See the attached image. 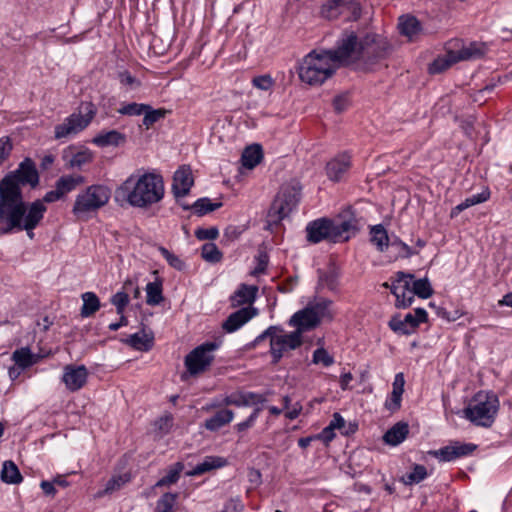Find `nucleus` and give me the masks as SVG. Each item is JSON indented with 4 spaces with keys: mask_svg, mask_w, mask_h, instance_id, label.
I'll return each instance as SVG.
<instances>
[{
    "mask_svg": "<svg viewBox=\"0 0 512 512\" xmlns=\"http://www.w3.org/2000/svg\"><path fill=\"white\" fill-rule=\"evenodd\" d=\"M46 210L39 199L28 203L22 191L0 187V234L36 228Z\"/></svg>",
    "mask_w": 512,
    "mask_h": 512,
    "instance_id": "nucleus-1",
    "label": "nucleus"
},
{
    "mask_svg": "<svg viewBox=\"0 0 512 512\" xmlns=\"http://www.w3.org/2000/svg\"><path fill=\"white\" fill-rule=\"evenodd\" d=\"M119 191L131 206L145 208L163 199L164 182L155 173H145L137 179L132 175L124 181Z\"/></svg>",
    "mask_w": 512,
    "mask_h": 512,
    "instance_id": "nucleus-2",
    "label": "nucleus"
},
{
    "mask_svg": "<svg viewBox=\"0 0 512 512\" xmlns=\"http://www.w3.org/2000/svg\"><path fill=\"white\" fill-rule=\"evenodd\" d=\"M337 70L333 59L324 51H311L306 55L298 68L299 78L311 86L322 85Z\"/></svg>",
    "mask_w": 512,
    "mask_h": 512,
    "instance_id": "nucleus-3",
    "label": "nucleus"
},
{
    "mask_svg": "<svg viewBox=\"0 0 512 512\" xmlns=\"http://www.w3.org/2000/svg\"><path fill=\"white\" fill-rule=\"evenodd\" d=\"M333 302L329 299H320L309 303L304 309L296 312L289 320V325L295 327L294 332L302 333L316 328L322 319L332 320L334 312L331 309Z\"/></svg>",
    "mask_w": 512,
    "mask_h": 512,
    "instance_id": "nucleus-4",
    "label": "nucleus"
},
{
    "mask_svg": "<svg viewBox=\"0 0 512 512\" xmlns=\"http://www.w3.org/2000/svg\"><path fill=\"white\" fill-rule=\"evenodd\" d=\"M499 409L498 397L492 392L480 391L464 409L465 417L477 426L491 427Z\"/></svg>",
    "mask_w": 512,
    "mask_h": 512,
    "instance_id": "nucleus-5",
    "label": "nucleus"
},
{
    "mask_svg": "<svg viewBox=\"0 0 512 512\" xmlns=\"http://www.w3.org/2000/svg\"><path fill=\"white\" fill-rule=\"evenodd\" d=\"M267 338L270 341V353L274 364H277L288 351L300 347L303 342L299 332L284 333L280 327L270 326L255 338L254 345Z\"/></svg>",
    "mask_w": 512,
    "mask_h": 512,
    "instance_id": "nucleus-6",
    "label": "nucleus"
},
{
    "mask_svg": "<svg viewBox=\"0 0 512 512\" xmlns=\"http://www.w3.org/2000/svg\"><path fill=\"white\" fill-rule=\"evenodd\" d=\"M301 190L302 186L296 180L282 185L268 213L270 223L278 224L296 208L301 198Z\"/></svg>",
    "mask_w": 512,
    "mask_h": 512,
    "instance_id": "nucleus-7",
    "label": "nucleus"
},
{
    "mask_svg": "<svg viewBox=\"0 0 512 512\" xmlns=\"http://www.w3.org/2000/svg\"><path fill=\"white\" fill-rule=\"evenodd\" d=\"M109 199V188L104 185H91L77 195L72 211L78 218H84L106 205Z\"/></svg>",
    "mask_w": 512,
    "mask_h": 512,
    "instance_id": "nucleus-8",
    "label": "nucleus"
},
{
    "mask_svg": "<svg viewBox=\"0 0 512 512\" xmlns=\"http://www.w3.org/2000/svg\"><path fill=\"white\" fill-rule=\"evenodd\" d=\"M96 115V108L91 102H83L78 112L72 113L63 123L55 126V138L62 139L76 135L84 130Z\"/></svg>",
    "mask_w": 512,
    "mask_h": 512,
    "instance_id": "nucleus-9",
    "label": "nucleus"
},
{
    "mask_svg": "<svg viewBox=\"0 0 512 512\" xmlns=\"http://www.w3.org/2000/svg\"><path fill=\"white\" fill-rule=\"evenodd\" d=\"M38 183L39 174L34 162L30 158H25L15 171L8 173L0 181V187H12L15 191H22V186L30 185L31 188H35Z\"/></svg>",
    "mask_w": 512,
    "mask_h": 512,
    "instance_id": "nucleus-10",
    "label": "nucleus"
},
{
    "mask_svg": "<svg viewBox=\"0 0 512 512\" xmlns=\"http://www.w3.org/2000/svg\"><path fill=\"white\" fill-rule=\"evenodd\" d=\"M215 342H206L194 348L185 357V366L191 375L206 371L214 360L213 352L218 348Z\"/></svg>",
    "mask_w": 512,
    "mask_h": 512,
    "instance_id": "nucleus-11",
    "label": "nucleus"
},
{
    "mask_svg": "<svg viewBox=\"0 0 512 512\" xmlns=\"http://www.w3.org/2000/svg\"><path fill=\"white\" fill-rule=\"evenodd\" d=\"M333 59L337 68L341 64H347L351 60L361 58L360 41L355 33L345 34L338 42L335 49L323 50Z\"/></svg>",
    "mask_w": 512,
    "mask_h": 512,
    "instance_id": "nucleus-12",
    "label": "nucleus"
},
{
    "mask_svg": "<svg viewBox=\"0 0 512 512\" xmlns=\"http://www.w3.org/2000/svg\"><path fill=\"white\" fill-rule=\"evenodd\" d=\"M361 58L369 63H375L387 57L390 53L388 42L376 35H366L360 40Z\"/></svg>",
    "mask_w": 512,
    "mask_h": 512,
    "instance_id": "nucleus-13",
    "label": "nucleus"
},
{
    "mask_svg": "<svg viewBox=\"0 0 512 512\" xmlns=\"http://www.w3.org/2000/svg\"><path fill=\"white\" fill-rule=\"evenodd\" d=\"M414 275L405 272H397L396 279L391 283V293L396 297L397 308H407L414 301L411 289V281Z\"/></svg>",
    "mask_w": 512,
    "mask_h": 512,
    "instance_id": "nucleus-14",
    "label": "nucleus"
},
{
    "mask_svg": "<svg viewBox=\"0 0 512 512\" xmlns=\"http://www.w3.org/2000/svg\"><path fill=\"white\" fill-rule=\"evenodd\" d=\"M427 321V312L423 308H416L414 314L408 313L404 319L393 317L389 327L396 333L409 335L415 331L420 323Z\"/></svg>",
    "mask_w": 512,
    "mask_h": 512,
    "instance_id": "nucleus-15",
    "label": "nucleus"
},
{
    "mask_svg": "<svg viewBox=\"0 0 512 512\" xmlns=\"http://www.w3.org/2000/svg\"><path fill=\"white\" fill-rule=\"evenodd\" d=\"M88 370L84 365L72 364L64 367L62 381L70 392L80 390L87 382Z\"/></svg>",
    "mask_w": 512,
    "mask_h": 512,
    "instance_id": "nucleus-16",
    "label": "nucleus"
},
{
    "mask_svg": "<svg viewBox=\"0 0 512 512\" xmlns=\"http://www.w3.org/2000/svg\"><path fill=\"white\" fill-rule=\"evenodd\" d=\"M306 233L307 241L313 244L319 243L323 240L333 241L331 220L327 218H320L308 223L306 226Z\"/></svg>",
    "mask_w": 512,
    "mask_h": 512,
    "instance_id": "nucleus-17",
    "label": "nucleus"
},
{
    "mask_svg": "<svg viewBox=\"0 0 512 512\" xmlns=\"http://www.w3.org/2000/svg\"><path fill=\"white\" fill-rule=\"evenodd\" d=\"M194 184L192 171L189 166H181L173 176L172 191L179 202V199L188 195Z\"/></svg>",
    "mask_w": 512,
    "mask_h": 512,
    "instance_id": "nucleus-18",
    "label": "nucleus"
},
{
    "mask_svg": "<svg viewBox=\"0 0 512 512\" xmlns=\"http://www.w3.org/2000/svg\"><path fill=\"white\" fill-rule=\"evenodd\" d=\"M257 313V309L253 306L242 307L228 316V318L222 324V328L228 333L235 332L250 319L256 316Z\"/></svg>",
    "mask_w": 512,
    "mask_h": 512,
    "instance_id": "nucleus-19",
    "label": "nucleus"
},
{
    "mask_svg": "<svg viewBox=\"0 0 512 512\" xmlns=\"http://www.w3.org/2000/svg\"><path fill=\"white\" fill-rule=\"evenodd\" d=\"M331 229L333 234V242L347 241L357 231V221L355 217L350 216L348 219L331 220Z\"/></svg>",
    "mask_w": 512,
    "mask_h": 512,
    "instance_id": "nucleus-20",
    "label": "nucleus"
},
{
    "mask_svg": "<svg viewBox=\"0 0 512 512\" xmlns=\"http://www.w3.org/2000/svg\"><path fill=\"white\" fill-rule=\"evenodd\" d=\"M266 401V397L262 394L244 391L231 393L224 399L225 405H233L237 407L263 404Z\"/></svg>",
    "mask_w": 512,
    "mask_h": 512,
    "instance_id": "nucleus-21",
    "label": "nucleus"
},
{
    "mask_svg": "<svg viewBox=\"0 0 512 512\" xmlns=\"http://www.w3.org/2000/svg\"><path fill=\"white\" fill-rule=\"evenodd\" d=\"M258 292V287L254 285L241 284L239 288L230 297L232 307H238L247 304L252 306Z\"/></svg>",
    "mask_w": 512,
    "mask_h": 512,
    "instance_id": "nucleus-22",
    "label": "nucleus"
},
{
    "mask_svg": "<svg viewBox=\"0 0 512 512\" xmlns=\"http://www.w3.org/2000/svg\"><path fill=\"white\" fill-rule=\"evenodd\" d=\"M349 167L350 157L347 154H341L327 163L326 172L331 180L338 181Z\"/></svg>",
    "mask_w": 512,
    "mask_h": 512,
    "instance_id": "nucleus-23",
    "label": "nucleus"
},
{
    "mask_svg": "<svg viewBox=\"0 0 512 512\" xmlns=\"http://www.w3.org/2000/svg\"><path fill=\"white\" fill-rule=\"evenodd\" d=\"M124 343L138 351H149L153 347L154 336L152 333H134Z\"/></svg>",
    "mask_w": 512,
    "mask_h": 512,
    "instance_id": "nucleus-24",
    "label": "nucleus"
},
{
    "mask_svg": "<svg viewBox=\"0 0 512 512\" xmlns=\"http://www.w3.org/2000/svg\"><path fill=\"white\" fill-rule=\"evenodd\" d=\"M40 359V356L31 352L28 347H22L16 349L12 353V360L18 366L19 369L24 370L36 364Z\"/></svg>",
    "mask_w": 512,
    "mask_h": 512,
    "instance_id": "nucleus-25",
    "label": "nucleus"
},
{
    "mask_svg": "<svg viewBox=\"0 0 512 512\" xmlns=\"http://www.w3.org/2000/svg\"><path fill=\"white\" fill-rule=\"evenodd\" d=\"M262 159L263 150L259 144L247 146L241 155L242 165L247 169H253L261 162Z\"/></svg>",
    "mask_w": 512,
    "mask_h": 512,
    "instance_id": "nucleus-26",
    "label": "nucleus"
},
{
    "mask_svg": "<svg viewBox=\"0 0 512 512\" xmlns=\"http://www.w3.org/2000/svg\"><path fill=\"white\" fill-rule=\"evenodd\" d=\"M408 433V424L398 422L384 434L383 440L389 445L396 446L406 439Z\"/></svg>",
    "mask_w": 512,
    "mask_h": 512,
    "instance_id": "nucleus-27",
    "label": "nucleus"
},
{
    "mask_svg": "<svg viewBox=\"0 0 512 512\" xmlns=\"http://www.w3.org/2000/svg\"><path fill=\"white\" fill-rule=\"evenodd\" d=\"M226 460L222 457L218 456H207L205 457L202 463L197 464L192 470L188 471L186 474L188 476H198L202 475L208 471L213 469L221 468L225 466Z\"/></svg>",
    "mask_w": 512,
    "mask_h": 512,
    "instance_id": "nucleus-28",
    "label": "nucleus"
},
{
    "mask_svg": "<svg viewBox=\"0 0 512 512\" xmlns=\"http://www.w3.org/2000/svg\"><path fill=\"white\" fill-rule=\"evenodd\" d=\"M125 142L126 136L117 130L103 132L93 138V143L100 147L119 146Z\"/></svg>",
    "mask_w": 512,
    "mask_h": 512,
    "instance_id": "nucleus-29",
    "label": "nucleus"
},
{
    "mask_svg": "<svg viewBox=\"0 0 512 512\" xmlns=\"http://www.w3.org/2000/svg\"><path fill=\"white\" fill-rule=\"evenodd\" d=\"M181 207L184 210L193 209L194 213L198 216H203L209 212L215 211L222 207V202L212 203L209 198H200L195 201L192 205L186 204L184 202H179Z\"/></svg>",
    "mask_w": 512,
    "mask_h": 512,
    "instance_id": "nucleus-30",
    "label": "nucleus"
},
{
    "mask_svg": "<svg viewBox=\"0 0 512 512\" xmlns=\"http://www.w3.org/2000/svg\"><path fill=\"white\" fill-rule=\"evenodd\" d=\"M234 417V413L229 409L217 411L211 418L205 421V428L210 431H216L224 425L230 423Z\"/></svg>",
    "mask_w": 512,
    "mask_h": 512,
    "instance_id": "nucleus-31",
    "label": "nucleus"
},
{
    "mask_svg": "<svg viewBox=\"0 0 512 512\" xmlns=\"http://www.w3.org/2000/svg\"><path fill=\"white\" fill-rule=\"evenodd\" d=\"M0 479L7 484H19L22 482L23 477L17 465L12 460H6L2 466Z\"/></svg>",
    "mask_w": 512,
    "mask_h": 512,
    "instance_id": "nucleus-32",
    "label": "nucleus"
},
{
    "mask_svg": "<svg viewBox=\"0 0 512 512\" xmlns=\"http://www.w3.org/2000/svg\"><path fill=\"white\" fill-rule=\"evenodd\" d=\"M83 305L81 307V316L83 318L94 315L100 309V300L94 292H85L81 295Z\"/></svg>",
    "mask_w": 512,
    "mask_h": 512,
    "instance_id": "nucleus-33",
    "label": "nucleus"
},
{
    "mask_svg": "<svg viewBox=\"0 0 512 512\" xmlns=\"http://www.w3.org/2000/svg\"><path fill=\"white\" fill-rule=\"evenodd\" d=\"M84 182V178L80 175L72 176H62L56 181V187L61 195L64 197L69 192L73 191L77 186L81 185Z\"/></svg>",
    "mask_w": 512,
    "mask_h": 512,
    "instance_id": "nucleus-34",
    "label": "nucleus"
},
{
    "mask_svg": "<svg viewBox=\"0 0 512 512\" xmlns=\"http://www.w3.org/2000/svg\"><path fill=\"white\" fill-rule=\"evenodd\" d=\"M371 242L377 247L380 252H383L389 247L390 239L387 231L383 225H375L371 228Z\"/></svg>",
    "mask_w": 512,
    "mask_h": 512,
    "instance_id": "nucleus-35",
    "label": "nucleus"
},
{
    "mask_svg": "<svg viewBox=\"0 0 512 512\" xmlns=\"http://www.w3.org/2000/svg\"><path fill=\"white\" fill-rule=\"evenodd\" d=\"M318 285L331 291L337 289L338 273L334 268L328 270H318Z\"/></svg>",
    "mask_w": 512,
    "mask_h": 512,
    "instance_id": "nucleus-36",
    "label": "nucleus"
},
{
    "mask_svg": "<svg viewBox=\"0 0 512 512\" xmlns=\"http://www.w3.org/2000/svg\"><path fill=\"white\" fill-rule=\"evenodd\" d=\"M490 197V192L488 190H484L479 194L472 195L468 198H466L463 202L458 204L451 212V216L456 215L457 213H460L464 211L465 209L474 206L476 204L483 203L487 201Z\"/></svg>",
    "mask_w": 512,
    "mask_h": 512,
    "instance_id": "nucleus-37",
    "label": "nucleus"
},
{
    "mask_svg": "<svg viewBox=\"0 0 512 512\" xmlns=\"http://www.w3.org/2000/svg\"><path fill=\"white\" fill-rule=\"evenodd\" d=\"M399 29L401 34L412 40L420 32V22L415 17H401Z\"/></svg>",
    "mask_w": 512,
    "mask_h": 512,
    "instance_id": "nucleus-38",
    "label": "nucleus"
},
{
    "mask_svg": "<svg viewBox=\"0 0 512 512\" xmlns=\"http://www.w3.org/2000/svg\"><path fill=\"white\" fill-rule=\"evenodd\" d=\"M163 301L162 282H149L146 286V303L148 305H158Z\"/></svg>",
    "mask_w": 512,
    "mask_h": 512,
    "instance_id": "nucleus-39",
    "label": "nucleus"
},
{
    "mask_svg": "<svg viewBox=\"0 0 512 512\" xmlns=\"http://www.w3.org/2000/svg\"><path fill=\"white\" fill-rule=\"evenodd\" d=\"M130 481V475L125 473L122 475L113 476L106 484L104 490L99 491L97 496L101 497L106 494H112L113 492L119 490L126 483Z\"/></svg>",
    "mask_w": 512,
    "mask_h": 512,
    "instance_id": "nucleus-40",
    "label": "nucleus"
},
{
    "mask_svg": "<svg viewBox=\"0 0 512 512\" xmlns=\"http://www.w3.org/2000/svg\"><path fill=\"white\" fill-rule=\"evenodd\" d=\"M167 113H168V110H166L164 108L153 109L152 106L149 105V108L145 109V112L143 113V115H144L143 125L146 127V129H149L156 122L165 118Z\"/></svg>",
    "mask_w": 512,
    "mask_h": 512,
    "instance_id": "nucleus-41",
    "label": "nucleus"
},
{
    "mask_svg": "<svg viewBox=\"0 0 512 512\" xmlns=\"http://www.w3.org/2000/svg\"><path fill=\"white\" fill-rule=\"evenodd\" d=\"M411 289L414 296L417 295L423 299L429 298L433 294V289L427 278L418 279L413 282L411 281Z\"/></svg>",
    "mask_w": 512,
    "mask_h": 512,
    "instance_id": "nucleus-42",
    "label": "nucleus"
},
{
    "mask_svg": "<svg viewBox=\"0 0 512 512\" xmlns=\"http://www.w3.org/2000/svg\"><path fill=\"white\" fill-rule=\"evenodd\" d=\"M201 256L207 262L217 263L222 259L223 254L216 244L208 242L202 246Z\"/></svg>",
    "mask_w": 512,
    "mask_h": 512,
    "instance_id": "nucleus-43",
    "label": "nucleus"
},
{
    "mask_svg": "<svg viewBox=\"0 0 512 512\" xmlns=\"http://www.w3.org/2000/svg\"><path fill=\"white\" fill-rule=\"evenodd\" d=\"M182 470L183 464L180 462L175 463V465L168 471V473L156 482L155 486L163 487L176 483Z\"/></svg>",
    "mask_w": 512,
    "mask_h": 512,
    "instance_id": "nucleus-44",
    "label": "nucleus"
},
{
    "mask_svg": "<svg viewBox=\"0 0 512 512\" xmlns=\"http://www.w3.org/2000/svg\"><path fill=\"white\" fill-rule=\"evenodd\" d=\"M427 476V470L423 465H414L413 470L402 477V481L406 485L417 484L424 480Z\"/></svg>",
    "mask_w": 512,
    "mask_h": 512,
    "instance_id": "nucleus-45",
    "label": "nucleus"
},
{
    "mask_svg": "<svg viewBox=\"0 0 512 512\" xmlns=\"http://www.w3.org/2000/svg\"><path fill=\"white\" fill-rule=\"evenodd\" d=\"M178 498L177 493H165L156 503V512H173V507Z\"/></svg>",
    "mask_w": 512,
    "mask_h": 512,
    "instance_id": "nucleus-46",
    "label": "nucleus"
},
{
    "mask_svg": "<svg viewBox=\"0 0 512 512\" xmlns=\"http://www.w3.org/2000/svg\"><path fill=\"white\" fill-rule=\"evenodd\" d=\"M389 246L395 250L396 258H410L411 256L419 253V251L412 249L410 246L399 239L391 241Z\"/></svg>",
    "mask_w": 512,
    "mask_h": 512,
    "instance_id": "nucleus-47",
    "label": "nucleus"
},
{
    "mask_svg": "<svg viewBox=\"0 0 512 512\" xmlns=\"http://www.w3.org/2000/svg\"><path fill=\"white\" fill-rule=\"evenodd\" d=\"M451 57H455V52L451 51L447 54V58H438L430 65L429 71L432 74L441 73L457 61H452Z\"/></svg>",
    "mask_w": 512,
    "mask_h": 512,
    "instance_id": "nucleus-48",
    "label": "nucleus"
},
{
    "mask_svg": "<svg viewBox=\"0 0 512 512\" xmlns=\"http://www.w3.org/2000/svg\"><path fill=\"white\" fill-rule=\"evenodd\" d=\"M148 104H139V103H129L126 105H123L121 108L118 109V113L122 115H142L145 112V109H148Z\"/></svg>",
    "mask_w": 512,
    "mask_h": 512,
    "instance_id": "nucleus-49",
    "label": "nucleus"
},
{
    "mask_svg": "<svg viewBox=\"0 0 512 512\" xmlns=\"http://www.w3.org/2000/svg\"><path fill=\"white\" fill-rule=\"evenodd\" d=\"M158 251L166 259L171 267L179 271L185 267V263L177 255L170 252L167 248L159 246Z\"/></svg>",
    "mask_w": 512,
    "mask_h": 512,
    "instance_id": "nucleus-50",
    "label": "nucleus"
},
{
    "mask_svg": "<svg viewBox=\"0 0 512 512\" xmlns=\"http://www.w3.org/2000/svg\"><path fill=\"white\" fill-rule=\"evenodd\" d=\"M92 161V154L89 151H80L74 154L71 159L68 161L67 165L69 168L78 167L89 163Z\"/></svg>",
    "mask_w": 512,
    "mask_h": 512,
    "instance_id": "nucleus-51",
    "label": "nucleus"
},
{
    "mask_svg": "<svg viewBox=\"0 0 512 512\" xmlns=\"http://www.w3.org/2000/svg\"><path fill=\"white\" fill-rule=\"evenodd\" d=\"M481 55V51L474 46L464 47L455 52V57H451L452 61L469 60Z\"/></svg>",
    "mask_w": 512,
    "mask_h": 512,
    "instance_id": "nucleus-52",
    "label": "nucleus"
},
{
    "mask_svg": "<svg viewBox=\"0 0 512 512\" xmlns=\"http://www.w3.org/2000/svg\"><path fill=\"white\" fill-rule=\"evenodd\" d=\"M313 363L323 364L325 367H329L334 363L333 357L324 348H318L313 353Z\"/></svg>",
    "mask_w": 512,
    "mask_h": 512,
    "instance_id": "nucleus-53",
    "label": "nucleus"
},
{
    "mask_svg": "<svg viewBox=\"0 0 512 512\" xmlns=\"http://www.w3.org/2000/svg\"><path fill=\"white\" fill-rule=\"evenodd\" d=\"M129 302L128 292H117L111 298V303L116 307L118 314H123L125 307Z\"/></svg>",
    "mask_w": 512,
    "mask_h": 512,
    "instance_id": "nucleus-54",
    "label": "nucleus"
},
{
    "mask_svg": "<svg viewBox=\"0 0 512 512\" xmlns=\"http://www.w3.org/2000/svg\"><path fill=\"white\" fill-rule=\"evenodd\" d=\"M252 84H253V86H255L256 88H258L260 90L267 91L273 87L274 80L272 79V77L270 75L265 74V75H260V76L254 77L252 80Z\"/></svg>",
    "mask_w": 512,
    "mask_h": 512,
    "instance_id": "nucleus-55",
    "label": "nucleus"
},
{
    "mask_svg": "<svg viewBox=\"0 0 512 512\" xmlns=\"http://www.w3.org/2000/svg\"><path fill=\"white\" fill-rule=\"evenodd\" d=\"M218 235L219 231L216 227L199 228L195 231V236L199 240H214Z\"/></svg>",
    "mask_w": 512,
    "mask_h": 512,
    "instance_id": "nucleus-56",
    "label": "nucleus"
},
{
    "mask_svg": "<svg viewBox=\"0 0 512 512\" xmlns=\"http://www.w3.org/2000/svg\"><path fill=\"white\" fill-rule=\"evenodd\" d=\"M13 145L8 136L0 138V164H2L10 155Z\"/></svg>",
    "mask_w": 512,
    "mask_h": 512,
    "instance_id": "nucleus-57",
    "label": "nucleus"
},
{
    "mask_svg": "<svg viewBox=\"0 0 512 512\" xmlns=\"http://www.w3.org/2000/svg\"><path fill=\"white\" fill-rule=\"evenodd\" d=\"M435 457L441 461L455 460V452L453 446H445L437 451L431 452Z\"/></svg>",
    "mask_w": 512,
    "mask_h": 512,
    "instance_id": "nucleus-58",
    "label": "nucleus"
},
{
    "mask_svg": "<svg viewBox=\"0 0 512 512\" xmlns=\"http://www.w3.org/2000/svg\"><path fill=\"white\" fill-rule=\"evenodd\" d=\"M341 4V0H330L322 8V14L325 17L332 18L338 14V7Z\"/></svg>",
    "mask_w": 512,
    "mask_h": 512,
    "instance_id": "nucleus-59",
    "label": "nucleus"
},
{
    "mask_svg": "<svg viewBox=\"0 0 512 512\" xmlns=\"http://www.w3.org/2000/svg\"><path fill=\"white\" fill-rule=\"evenodd\" d=\"M455 452V459L471 454L477 446L475 444H457L453 445Z\"/></svg>",
    "mask_w": 512,
    "mask_h": 512,
    "instance_id": "nucleus-60",
    "label": "nucleus"
},
{
    "mask_svg": "<svg viewBox=\"0 0 512 512\" xmlns=\"http://www.w3.org/2000/svg\"><path fill=\"white\" fill-rule=\"evenodd\" d=\"M402 394L403 392L392 389L390 401L385 404L386 408L391 411L398 410L401 405Z\"/></svg>",
    "mask_w": 512,
    "mask_h": 512,
    "instance_id": "nucleus-61",
    "label": "nucleus"
},
{
    "mask_svg": "<svg viewBox=\"0 0 512 512\" xmlns=\"http://www.w3.org/2000/svg\"><path fill=\"white\" fill-rule=\"evenodd\" d=\"M349 106V99L347 95H338L333 99V107L337 113H342Z\"/></svg>",
    "mask_w": 512,
    "mask_h": 512,
    "instance_id": "nucleus-62",
    "label": "nucleus"
},
{
    "mask_svg": "<svg viewBox=\"0 0 512 512\" xmlns=\"http://www.w3.org/2000/svg\"><path fill=\"white\" fill-rule=\"evenodd\" d=\"M119 79L121 84L128 86L132 89L140 86V82L127 71L121 72L119 74Z\"/></svg>",
    "mask_w": 512,
    "mask_h": 512,
    "instance_id": "nucleus-63",
    "label": "nucleus"
},
{
    "mask_svg": "<svg viewBox=\"0 0 512 512\" xmlns=\"http://www.w3.org/2000/svg\"><path fill=\"white\" fill-rule=\"evenodd\" d=\"M62 198H63V196L61 195V193L58 191L57 187L55 186V189L51 190V191H48L44 195L43 200H41V201H42L43 204H44V202L52 203V202L58 201V200H60Z\"/></svg>",
    "mask_w": 512,
    "mask_h": 512,
    "instance_id": "nucleus-64",
    "label": "nucleus"
}]
</instances>
